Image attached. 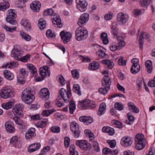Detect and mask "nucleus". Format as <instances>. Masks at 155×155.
I'll list each match as a JSON object with an SVG mask.
<instances>
[{"instance_id":"obj_9","label":"nucleus","mask_w":155,"mask_h":155,"mask_svg":"<svg viewBox=\"0 0 155 155\" xmlns=\"http://www.w3.org/2000/svg\"><path fill=\"white\" fill-rule=\"evenodd\" d=\"M24 108V106L22 104H16L12 109V111L15 115L20 116L22 117L23 114L22 113V110Z\"/></svg>"},{"instance_id":"obj_53","label":"nucleus","mask_w":155,"mask_h":155,"mask_svg":"<svg viewBox=\"0 0 155 155\" xmlns=\"http://www.w3.org/2000/svg\"><path fill=\"white\" fill-rule=\"evenodd\" d=\"M58 81L62 85H64L65 84V82L62 76L59 75L57 77Z\"/></svg>"},{"instance_id":"obj_45","label":"nucleus","mask_w":155,"mask_h":155,"mask_svg":"<svg viewBox=\"0 0 155 155\" xmlns=\"http://www.w3.org/2000/svg\"><path fill=\"white\" fill-rule=\"evenodd\" d=\"M18 66V63L17 62H14L9 64L7 63L3 66V67L5 68H10L12 67H17Z\"/></svg>"},{"instance_id":"obj_2","label":"nucleus","mask_w":155,"mask_h":155,"mask_svg":"<svg viewBox=\"0 0 155 155\" xmlns=\"http://www.w3.org/2000/svg\"><path fill=\"white\" fill-rule=\"evenodd\" d=\"M11 56L16 60L21 61L23 62H26L28 60L30 56L27 54L25 56L22 57V54L20 50L17 48H14L11 51Z\"/></svg>"},{"instance_id":"obj_55","label":"nucleus","mask_w":155,"mask_h":155,"mask_svg":"<svg viewBox=\"0 0 155 155\" xmlns=\"http://www.w3.org/2000/svg\"><path fill=\"white\" fill-rule=\"evenodd\" d=\"M20 74L23 76L24 78H25L28 75V72L24 68H21L20 69Z\"/></svg>"},{"instance_id":"obj_3","label":"nucleus","mask_w":155,"mask_h":155,"mask_svg":"<svg viewBox=\"0 0 155 155\" xmlns=\"http://www.w3.org/2000/svg\"><path fill=\"white\" fill-rule=\"evenodd\" d=\"M135 147L138 150L143 149L145 146V140L143 135L140 134H137L135 137Z\"/></svg>"},{"instance_id":"obj_39","label":"nucleus","mask_w":155,"mask_h":155,"mask_svg":"<svg viewBox=\"0 0 155 155\" xmlns=\"http://www.w3.org/2000/svg\"><path fill=\"white\" fill-rule=\"evenodd\" d=\"M46 24L45 20L43 18H41L38 21V26L41 30H43L45 28Z\"/></svg>"},{"instance_id":"obj_48","label":"nucleus","mask_w":155,"mask_h":155,"mask_svg":"<svg viewBox=\"0 0 155 155\" xmlns=\"http://www.w3.org/2000/svg\"><path fill=\"white\" fill-rule=\"evenodd\" d=\"M47 120L45 121H39L36 124V126L38 127L43 128L45 127L47 124Z\"/></svg>"},{"instance_id":"obj_62","label":"nucleus","mask_w":155,"mask_h":155,"mask_svg":"<svg viewBox=\"0 0 155 155\" xmlns=\"http://www.w3.org/2000/svg\"><path fill=\"white\" fill-rule=\"evenodd\" d=\"M46 35L48 37L54 38L55 37V35L52 33L51 30L49 29L48 30L46 33Z\"/></svg>"},{"instance_id":"obj_10","label":"nucleus","mask_w":155,"mask_h":155,"mask_svg":"<svg viewBox=\"0 0 155 155\" xmlns=\"http://www.w3.org/2000/svg\"><path fill=\"white\" fill-rule=\"evenodd\" d=\"M118 42L116 45H113L110 47V50L113 51H115L117 49H120L122 47L124 46L125 45V42L123 40L119 39V37H117Z\"/></svg>"},{"instance_id":"obj_50","label":"nucleus","mask_w":155,"mask_h":155,"mask_svg":"<svg viewBox=\"0 0 155 155\" xmlns=\"http://www.w3.org/2000/svg\"><path fill=\"white\" fill-rule=\"evenodd\" d=\"M144 12L143 9H135L133 11V13L135 16H137L143 13Z\"/></svg>"},{"instance_id":"obj_44","label":"nucleus","mask_w":155,"mask_h":155,"mask_svg":"<svg viewBox=\"0 0 155 155\" xmlns=\"http://www.w3.org/2000/svg\"><path fill=\"white\" fill-rule=\"evenodd\" d=\"M96 54L97 56L101 58H107L108 56V55L106 54L104 51L101 50H99L96 52Z\"/></svg>"},{"instance_id":"obj_33","label":"nucleus","mask_w":155,"mask_h":155,"mask_svg":"<svg viewBox=\"0 0 155 155\" xmlns=\"http://www.w3.org/2000/svg\"><path fill=\"white\" fill-rule=\"evenodd\" d=\"M47 74L49 76V74L48 71H46L45 70H43V71H42L41 69H40V74L41 77V78H38L36 79V81H40L43 80L45 76H47Z\"/></svg>"},{"instance_id":"obj_6","label":"nucleus","mask_w":155,"mask_h":155,"mask_svg":"<svg viewBox=\"0 0 155 155\" xmlns=\"http://www.w3.org/2000/svg\"><path fill=\"white\" fill-rule=\"evenodd\" d=\"M8 15H7L6 20L7 22H9L11 24L15 25L17 23V21L15 20L16 15L15 11V10L10 9L8 10Z\"/></svg>"},{"instance_id":"obj_56","label":"nucleus","mask_w":155,"mask_h":155,"mask_svg":"<svg viewBox=\"0 0 155 155\" xmlns=\"http://www.w3.org/2000/svg\"><path fill=\"white\" fill-rule=\"evenodd\" d=\"M110 88H108L107 87H104L100 88L99 89V92L101 94H105L107 93V91Z\"/></svg>"},{"instance_id":"obj_57","label":"nucleus","mask_w":155,"mask_h":155,"mask_svg":"<svg viewBox=\"0 0 155 155\" xmlns=\"http://www.w3.org/2000/svg\"><path fill=\"white\" fill-rule=\"evenodd\" d=\"M115 108L117 110H121L123 109V105L121 103H116L115 104Z\"/></svg>"},{"instance_id":"obj_11","label":"nucleus","mask_w":155,"mask_h":155,"mask_svg":"<svg viewBox=\"0 0 155 155\" xmlns=\"http://www.w3.org/2000/svg\"><path fill=\"white\" fill-rule=\"evenodd\" d=\"M88 36V31L84 28H78V41L83 40L86 39Z\"/></svg>"},{"instance_id":"obj_54","label":"nucleus","mask_w":155,"mask_h":155,"mask_svg":"<svg viewBox=\"0 0 155 155\" xmlns=\"http://www.w3.org/2000/svg\"><path fill=\"white\" fill-rule=\"evenodd\" d=\"M2 27L7 31H9L11 32H13L16 29V26L13 28H11L5 25H2Z\"/></svg>"},{"instance_id":"obj_49","label":"nucleus","mask_w":155,"mask_h":155,"mask_svg":"<svg viewBox=\"0 0 155 155\" xmlns=\"http://www.w3.org/2000/svg\"><path fill=\"white\" fill-rule=\"evenodd\" d=\"M44 15H54V12L53 10L51 8L48 9L47 10H45L43 12Z\"/></svg>"},{"instance_id":"obj_47","label":"nucleus","mask_w":155,"mask_h":155,"mask_svg":"<svg viewBox=\"0 0 155 155\" xmlns=\"http://www.w3.org/2000/svg\"><path fill=\"white\" fill-rule=\"evenodd\" d=\"M75 147L74 145L71 144L69 149L70 153L69 155H78V152L75 151Z\"/></svg>"},{"instance_id":"obj_31","label":"nucleus","mask_w":155,"mask_h":155,"mask_svg":"<svg viewBox=\"0 0 155 155\" xmlns=\"http://www.w3.org/2000/svg\"><path fill=\"white\" fill-rule=\"evenodd\" d=\"M106 110V105L105 103H102L100 106V107L98 111V114L99 116L105 113Z\"/></svg>"},{"instance_id":"obj_42","label":"nucleus","mask_w":155,"mask_h":155,"mask_svg":"<svg viewBox=\"0 0 155 155\" xmlns=\"http://www.w3.org/2000/svg\"><path fill=\"white\" fill-rule=\"evenodd\" d=\"M55 111L54 109L45 110L42 112L41 114L44 117H48Z\"/></svg>"},{"instance_id":"obj_52","label":"nucleus","mask_w":155,"mask_h":155,"mask_svg":"<svg viewBox=\"0 0 155 155\" xmlns=\"http://www.w3.org/2000/svg\"><path fill=\"white\" fill-rule=\"evenodd\" d=\"M78 58L79 59L80 62H88L90 61V59L88 57H84L81 55L78 56Z\"/></svg>"},{"instance_id":"obj_8","label":"nucleus","mask_w":155,"mask_h":155,"mask_svg":"<svg viewBox=\"0 0 155 155\" xmlns=\"http://www.w3.org/2000/svg\"><path fill=\"white\" fill-rule=\"evenodd\" d=\"M60 35L64 44H66L69 42L72 37V35L70 32H67L64 31H61L60 33Z\"/></svg>"},{"instance_id":"obj_13","label":"nucleus","mask_w":155,"mask_h":155,"mask_svg":"<svg viewBox=\"0 0 155 155\" xmlns=\"http://www.w3.org/2000/svg\"><path fill=\"white\" fill-rule=\"evenodd\" d=\"M39 96L43 99L47 100L49 98L50 93L48 90L46 88L42 89L39 93Z\"/></svg>"},{"instance_id":"obj_17","label":"nucleus","mask_w":155,"mask_h":155,"mask_svg":"<svg viewBox=\"0 0 155 155\" xmlns=\"http://www.w3.org/2000/svg\"><path fill=\"white\" fill-rule=\"evenodd\" d=\"M35 136V129L34 128L31 127L28 129L26 132L25 137L28 140L31 139Z\"/></svg>"},{"instance_id":"obj_40","label":"nucleus","mask_w":155,"mask_h":155,"mask_svg":"<svg viewBox=\"0 0 155 155\" xmlns=\"http://www.w3.org/2000/svg\"><path fill=\"white\" fill-rule=\"evenodd\" d=\"M77 123L75 121H72L71 124V129L74 133V136L75 137L77 135L76 125Z\"/></svg>"},{"instance_id":"obj_43","label":"nucleus","mask_w":155,"mask_h":155,"mask_svg":"<svg viewBox=\"0 0 155 155\" xmlns=\"http://www.w3.org/2000/svg\"><path fill=\"white\" fill-rule=\"evenodd\" d=\"M69 107L70 113L73 114L74 110L76 109L75 104L73 101H70L69 103Z\"/></svg>"},{"instance_id":"obj_61","label":"nucleus","mask_w":155,"mask_h":155,"mask_svg":"<svg viewBox=\"0 0 155 155\" xmlns=\"http://www.w3.org/2000/svg\"><path fill=\"white\" fill-rule=\"evenodd\" d=\"M51 130L53 133H58L60 132V128L59 127L54 126L51 128Z\"/></svg>"},{"instance_id":"obj_23","label":"nucleus","mask_w":155,"mask_h":155,"mask_svg":"<svg viewBox=\"0 0 155 155\" xmlns=\"http://www.w3.org/2000/svg\"><path fill=\"white\" fill-rule=\"evenodd\" d=\"M149 37V35L146 32H142L141 33V35L140 37L139 41L140 43V48L142 50L143 48V39H147Z\"/></svg>"},{"instance_id":"obj_41","label":"nucleus","mask_w":155,"mask_h":155,"mask_svg":"<svg viewBox=\"0 0 155 155\" xmlns=\"http://www.w3.org/2000/svg\"><path fill=\"white\" fill-rule=\"evenodd\" d=\"M145 65L147 68V72L149 73H150L152 69V62L150 60H147L145 62Z\"/></svg>"},{"instance_id":"obj_22","label":"nucleus","mask_w":155,"mask_h":155,"mask_svg":"<svg viewBox=\"0 0 155 155\" xmlns=\"http://www.w3.org/2000/svg\"><path fill=\"white\" fill-rule=\"evenodd\" d=\"M89 17L88 14L86 13L82 14L80 16L79 20H78V25H79L78 23L82 25L87 22L88 20Z\"/></svg>"},{"instance_id":"obj_19","label":"nucleus","mask_w":155,"mask_h":155,"mask_svg":"<svg viewBox=\"0 0 155 155\" xmlns=\"http://www.w3.org/2000/svg\"><path fill=\"white\" fill-rule=\"evenodd\" d=\"M111 80L107 75H105L102 81V84L104 87H107L110 88V86L111 84Z\"/></svg>"},{"instance_id":"obj_63","label":"nucleus","mask_w":155,"mask_h":155,"mask_svg":"<svg viewBox=\"0 0 155 155\" xmlns=\"http://www.w3.org/2000/svg\"><path fill=\"white\" fill-rule=\"evenodd\" d=\"M70 139L68 137H65L64 138V144L65 147H68L70 144Z\"/></svg>"},{"instance_id":"obj_37","label":"nucleus","mask_w":155,"mask_h":155,"mask_svg":"<svg viewBox=\"0 0 155 155\" xmlns=\"http://www.w3.org/2000/svg\"><path fill=\"white\" fill-rule=\"evenodd\" d=\"M101 62L102 64H105L108 68L109 69H111L114 65V63L109 60H102L101 61Z\"/></svg>"},{"instance_id":"obj_24","label":"nucleus","mask_w":155,"mask_h":155,"mask_svg":"<svg viewBox=\"0 0 155 155\" xmlns=\"http://www.w3.org/2000/svg\"><path fill=\"white\" fill-rule=\"evenodd\" d=\"M21 25L23 26L27 31H29L31 30V25L28 20L25 18H23L21 21Z\"/></svg>"},{"instance_id":"obj_12","label":"nucleus","mask_w":155,"mask_h":155,"mask_svg":"<svg viewBox=\"0 0 155 155\" xmlns=\"http://www.w3.org/2000/svg\"><path fill=\"white\" fill-rule=\"evenodd\" d=\"M78 146L84 151L89 150L91 149L90 144L87 143V141L84 140H78Z\"/></svg>"},{"instance_id":"obj_60","label":"nucleus","mask_w":155,"mask_h":155,"mask_svg":"<svg viewBox=\"0 0 155 155\" xmlns=\"http://www.w3.org/2000/svg\"><path fill=\"white\" fill-rule=\"evenodd\" d=\"M118 63L120 65H125L126 64V61L125 60H123V57H121L118 60Z\"/></svg>"},{"instance_id":"obj_59","label":"nucleus","mask_w":155,"mask_h":155,"mask_svg":"<svg viewBox=\"0 0 155 155\" xmlns=\"http://www.w3.org/2000/svg\"><path fill=\"white\" fill-rule=\"evenodd\" d=\"M21 35L22 38L27 41H29L31 39V37L24 32L22 33Z\"/></svg>"},{"instance_id":"obj_36","label":"nucleus","mask_w":155,"mask_h":155,"mask_svg":"<svg viewBox=\"0 0 155 155\" xmlns=\"http://www.w3.org/2000/svg\"><path fill=\"white\" fill-rule=\"evenodd\" d=\"M101 38L103 44L106 45L108 43L109 40L106 33L105 32L102 33L101 35Z\"/></svg>"},{"instance_id":"obj_51","label":"nucleus","mask_w":155,"mask_h":155,"mask_svg":"<svg viewBox=\"0 0 155 155\" xmlns=\"http://www.w3.org/2000/svg\"><path fill=\"white\" fill-rule=\"evenodd\" d=\"M84 133L85 134L89 137L90 140H92L93 138H94V134L90 130L88 129L85 130L84 131Z\"/></svg>"},{"instance_id":"obj_58","label":"nucleus","mask_w":155,"mask_h":155,"mask_svg":"<svg viewBox=\"0 0 155 155\" xmlns=\"http://www.w3.org/2000/svg\"><path fill=\"white\" fill-rule=\"evenodd\" d=\"M140 5L143 7H147L150 3L149 1L147 0H140Z\"/></svg>"},{"instance_id":"obj_18","label":"nucleus","mask_w":155,"mask_h":155,"mask_svg":"<svg viewBox=\"0 0 155 155\" xmlns=\"http://www.w3.org/2000/svg\"><path fill=\"white\" fill-rule=\"evenodd\" d=\"M79 120L83 122L85 125H88L93 122V119L91 117L82 116L80 117L79 118Z\"/></svg>"},{"instance_id":"obj_5","label":"nucleus","mask_w":155,"mask_h":155,"mask_svg":"<svg viewBox=\"0 0 155 155\" xmlns=\"http://www.w3.org/2000/svg\"><path fill=\"white\" fill-rule=\"evenodd\" d=\"M15 93L14 91L8 87H4L0 91V95L4 99L12 97L14 96Z\"/></svg>"},{"instance_id":"obj_16","label":"nucleus","mask_w":155,"mask_h":155,"mask_svg":"<svg viewBox=\"0 0 155 155\" xmlns=\"http://www.w3.org/2000/svg\"><path fill=\"white\" fill-rule=\"evenodd\" d=\"M41 3L38 1H33L30 5L31 8L34 11L38 12L41 7Z\"/></svg>"},{"instance_id":"obj_21","label":"nucleus","mask_w":155,"mask_h":155,"mask_svg":"<svg viewBox=\"0 0 155 155\" xmlns=\"http://www.w3.org/2000/svg\"><path fill=\"white\" fill-rule=\"evenodd\" d=\"M41 144L40 143H36L30 145L28 148V150L29 152L31 153L34 152L40 147Z\"/></svg>"},{"instance_id":"obj_30","label":"nucleus","mask_w":155,"mask_h":155,"mask_svg":"<svg viewBox=\"0 0 155 155\" xmlns=\"http://www.w3.org/2000/svg\"><path fill=\"white\" fill-rule=\"evenodd\" d=\"M14 101L12 99L10 101L6 103H3L2 104V107L6 110L12 108L14 104Z\"/></svg>"},{"instance_id":"obj_32","label":"nucleus","mask_w":155,"mask_h":155,"mask_svg":"<svg viewBox=\"0 0 155 155\" xmlns=\"http://www.w3.org/2000/svg\"><path fill=\"white\" fill-rule=\"evenodd\" d=\"M28 69L30 71V72L32 74V75L34 76H36L37 74V70L35 67L32 64H28L27 65Z\"/></svg>"},{"instance_id":"obj_7","label":"nucleus","mask_w":155,"mask_h":155,"mask_svg":"<svg viewBox=\"0 0 155 155\" xmlns=\"http://www.w3.org/2000/svg\"><path fill=\"white\" fill-rule=\"evenodd\" d=\"M59 95L63 99L65 103H68L69 101V98L71 96V90L67 91L63 88H61L59 91Z\"/></svg>"},{"instance_id":"obj_1","label":"nucleus","mask_w":155,"mask_h":155,"mask_svg":"<svg viewBox=\"0 0 155 155\" xmlns=\"http://www.w3.org/2000/svg\"><path fill=\"white\" fill-rule=\"evenodd\" d=\"M21 97L22 100L26 104H30L35 100L34 95L31 93V89L27 88L22 92Z\"/></svg>"},{"instance_id":"obj_46","label":"nucleus","mask_w":155,"mask_h":155,"mask_svg":"<svg viewBox=\"0 0 155 155\" xmlns=\"http://www.w3.org/2000/svg\"><path fill=\"white\" fill-rule=\"evenodd\" d=\"M13 119L16 124L19 126H23L25 125L23 121L17 117H14Z\"/></svg>"},{"instance_id":"obj_26","label":"nucleus","mask_w":155,"mask_h":155,"mask_svg":"<svg viewBox=\"0 0 155 155\" xmlns=\"http://www.w3.org/2000/svg\"><path fill=\"white\" fill-rule=\"evenodd\" d=\"M10 142L15 147H21L20 141L17 136H15L13 137L11 139Z\"/></svg>"},{"instance_id":"obj_20","label":"nucleus","mask_w":155,"mask_h":155,"mask_svg":"<svg viewBox=\"0 0 155 155\" xmlns=\"http://www.w3.org/2000/svg\"><path fill=\"white\" fill-rule=\"evenodd\" d=\"M121 143L123 146L127 147L131 145L132 143V140L130 137H124L121 140Z\"/></svg>"},{"instance_id":"obj_35","label":"nucleus","mask_w":155,"mask_h":155,"mask_svg":"<svg viewBox=\"0 0 155 155\" xmlns=\"http://www.w3.org/2000/svg\"><path fill=\"white\" fill-rule=\"evenodd\" d=\"M140 67L139 64L132 65L130 69V71L133 74H136L140 71Z\"/></svg>"},{"instance_id":"obj_64","label":"nucleus","mask_w":155,"mask_h":155,"mask_svg":"<svg viewBox=\"0 0 155 155\" xmlns=\"http://www.w3.org/2000/svg\"><path fill=\"white\" fill-rule=\"evenodd\" d=\"M128 119L129 120L133 123L134 120V117L131 113H128L127 114Z\"/></svg>"},{"instance_id":"obj_38","label":"nucleus","mask_w":155,"mask_h":155,"mask_svg":"<svg viewBox=\"0 0 155 155\" xmlns=\"http://www.w3.org/2000/svg\"><path fill=\"white\" fill-rule=\"evenodd\" d=\"M128 105L130 107V110H132L133 111L136 113H138L139 112V110L136 106L132 102H130L128 103Z\"/></svg>"},{"instance_id":"obj_28","label":"nucleus","mask_w":155,"mask_h":155,"mask_svg":"<svg viewBox=\"0 0 155 155\" xmlns=\"http://www.w3.org/2000/svg\"><path fill=\"white\" fill-rule=\"evenodd\" d=\"M52 23L54 25H56L59 28H61L62 26V25L61 23V20L59 16H55V17L52 18Z\"/></svg>"},{"instance_id":"obj_27","label":"nucleus","mask_w":155,"mask_h":155,"mask_svg":"<svg viewBox=\"0 0 155 155\" xmlns=\"http://www.w3.org/2000/svg\"><path fill=\"white\" fill-rule=\"evenodd\" d=\"M2 0L3 2L0 3V11H4L9 7L10 5L8 0Z\"/></svg>"},{"instance_id":"obj_15","label":"nucleus","mask_w":155,"mask_h":155,"mask_svg":"<svg viewBox=\"0 0 155 155\" xmlns=\"http://www.w3.org/2000/svg\"><path fill=\"white\" fill-rule=\"evenodd\" d=\"M5 128L7 131L11 133H13L15 131L14 123L10 121H7L5 124Z\"/></svg>"},{"instance_id":"obj_29","label":"nucleus","mask_w":155,"mask_h":155,"mask_svg":"<svg viewBox=\"0 0 155 155\" xmlns=\"http://www.w3.org/2000/svg\"><path fill=\"white\" fill-rule=\"evenodd\" d=\"M3 73L5 77L7 79L10 81L12 80L13 79L14 75L10 71L7 70H5L3 71Z\"/></svg>"},{"instance_id":"obj_14","label":"nucleus","mask_w":155,"mask_h":155,"mask_svg":"<svg viewBox=\"0 0 155 155\" xmlns=\"http://www.w3.org/2000/svg\"><path fill=\"white\" fill-rule=\"evenodd\" d=\"M129 16L127 14H124L123 13H119L117 16V20L118 21L121 22L123 24H125L128 19Z\"/></svg>"},{"instance_id":"obj_25","label":"nucleus","mask_w":155,"mask_h":155,"mask_svg":"<svg viewBox=\"0 0 155 155\" xmlns=\"http://www.w3.org/2000/svg\"><path fill=\"white\" fill-rule=\"evenodd\" d=\"M78 3V9L81 12H84L86 9L87 3L84 1L79 0Z\"/></svg>"},{"instance_id":"obj_34","label":"nucleus","mask_w":155,"mask_h":155,"mask_svg":"<svg viewBox=\"0 0 155 155\" xmlns=\"http://www.w3.org/2000/svg\"><path fill=\"white\" fill-rule=\"evenodd\" d=\"M99 67V65L98 62L93 61L89 64L88 68L89 70H95L97 69Z\"/></svg>"},{"instance_id":"obj_4","label":"nucleus","mask_w":155,"mask_h":155,"mask_svg":"<svg viewBox=\"0 0 155 155\" xmlns=\"http://www.w3.org/2000/svg\"><path fill=\"white\" fill-rule=\"evenodd\" d=\"M78 104L83 109H87L95 108L96 106L95 103L89 99H86L79 101Z\"/></svg>"}]
</instances>
